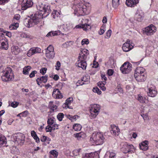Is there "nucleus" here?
Listing matches in <instances>:
<instances>
[{"label":"nucleus","mask_w":158,"mask_h":158,"mask_svg":"<svg viewBox=\"0 0 158 158\" xmlns=\"http://www.w3.org/2000/svg\"><path fill=\"white\" fill-rule=\"evenodd\" d=\"M131 41L128 40H127L124 43L123 46L122 48L123 50L125 52H127L132 49L133 47L132 45H131Z\"/></svg>","instance_id":"nucleus-13"},{"label":"nucleus","mask_w":158,"mask_h":158,"mask_svg":"<svg viewBox=\"0 0 158 158\" xmlns=\"http://www.w3.org/2000/svg\"><path fill=\"white\" fill-rule=\"evenodd\" d=\"M139 2V0H126V4L130 7H134Z\"/></svg>","instance_id":"nucleus-17"},{"label":"nucleus","mask_w":158,"mask_h":158,"mask_svg":"<svg viewBox=\"0 0 158 158\" xmlns=\"http://www.w3.org/2000/svg\"><path fill=\"white\" fill-rule=\"evenodd\" d=\"M6 143V138L4 137L0 136V148L4 146Z\"/></svg>","instance_id":"nucleus-28"},{"label":"nucleus","mask_w":158,"mask_h":158,"mask_svg":"<svg viewBox=\"0 0 158 158\" xmlns=\"http://www.w3.org/2000/svg\"><path fill=\"white\" fill-rule=\"evenodd\" d=\"M41 51V49L39 48H32L27 52V55L28 57H31L35 54L40 53Z\"/></svg>","instance_id":"nucleus-12"},{"label":"nucleus","mask_w":158,"mask_h":158,"mask_svg":"<svg viewBox=\"0 0 158 158\" xmlns=\"http://www.w3.org/2000/svg\"><path fill=\"white\" fill-rule=\"evenodd\" d=\"M111 31L110 30H108L107 32H106V34H107V36L109 38L110 37L111 35Z\"/></svg>","instance_id":"nucleus-62"},{"label":"nucleus","mask_w":158,"mask_h":158,"mask_svg":"<svg viewBox=\"0 0 158 158\" xmlns=\"http://www.w3.org/2000/svg\"><path fill=\"white\" fill-rule=\"evenodd\" d=\"M73 98H69L66 100L65 103V105L67 106L68 108H70L69 107V105H70V103L73 102Z\"/></svg>","instance_id":"nucleus-37"},{"label":"nucleus","mask_w":158,"mask_h":158,"mask_svg":"<svg viewBox=\"0 0 158 158\" xmlns=\"http://www.w3.org/2000/svg\"><path fill=\"white\" fill-rule=\"evenodd\" d=\"M106 83V82L105 81H99L97 85L103 91H105L106 89V88L104 85Z\"/></svg>","instance_id":"nucleus-27"},{"label":"nucleus","mask_w":158,"mask_h":158,"mask_svg":"<svg viewBox=\"0 0 158 158\" xmlns=\"http://www.w3.org/2000/svg\"><path fill=\"white\" fill-rule=\"evenodd\" d=\"M121 145L122 146L121 151L124 153L126 154L135 150L134 147L132 144L129 145L125 143H122Z\"/></svg>","instance_id":"nucleus-7"},{"label":"nucleus","mask_w":158,"mask_h":158,"mask_svg":"<svg viewBox=\"0 0 158 158\" xmlns=\"http://www.w3.org/2000/svg\"><path fill=\"white\" fill-rule=\"evenodd\" d=\"M157 93L156 90L152 88H148V93L149 96L151 97H155Z\"/></svg>","instance_id":"nucleus-22"},{"label":"nucleus","mask_w":158,"mask_h":158,"mask_svg":"<svg viewBox=\"0 0 158 158\" xmlns=\"http://www.w3.org/2000/svg\"><path fill=\"white\" fill-rule=\"evenodd\" d=\"M37 73V71H36L35 70L31 72V73L30 74L29 77L30 78H32V77H34L35 76V74H36V73Z\"/></svg>","instance_id":"nucleus-53"},{"label":"nucleus","mask_w":158,"mask_h":158,"mask_svg":"<svg viewBox=\"0 0 158 158\" xmlns=\"http://www.w3.org/2000/svg\"><path fill=\"white\" fill-rule=\"evenodd\" d=\"M47 139V137L45 136H43L41 138V141L42 142H44L46 141Z\"/></svg>","instance_id":"nucleus-64"},{"label":"nucleus","mask_w":158,"mask_h":158,"mask_svg":"<svg viewBox=\"0 0 158 158\" xmlns=\"http://www.w3.org/2000/svg\"><path fill=\"white\" fill-rule=\"evenodd\" d=\"M7 41V40L6 42H3L2 43H1L0 48H2L3 49L7 50L8 48Z\"/></svg>","instance_id":"nucleus-31"},{"label":"nucleus","mask_w":158,"mask_h":158,"mask_svg":"<svg viewBox=\"0 0 158 158\" xmlns=\"http://www.w3.org/2000/svg\"><path fill=\"white\" fill-rule=\"evenodd\" d=\"M156 31V27L152 24L146 27L144 30V33L148 35H153Z\"/></svg>","instance_id":"nucleus-9"},{"label":"nucleus","mask_w":158,"mask_h":158,"mask_svg":"<svg viewBox=\"0 0 158 158\" xmlns=\"http://www.w3.org/2000/svg\"><path fill=\"white\" fill-rule=\"evenodd\" d=\"M19 104V102H14L11 103L10 106L13 108H15L18 106Z\"/></svg>","instance_id":"nucleus-47"},{"label":"nucleus","mask_w":158,"mask_h":158,"mask_svg":"<svg viewBox=\"0 0 158 158\" xmlns=\"http://www.w3.org/2000/svg\"><path fill=\"white\" fill-rule=\"evenodd\" d=\"M89 79V77L88 75L83 76L81 79V81H78L77 84H79L80 85H82L85 84L84 82L88 81Z\"/></svg>","instance_id":"nucleus-23"},{"label":"nucleus","mask_w":158,"mask_h":158,"mask_svg":"<svg viewBox=\"0 0 158 158\" xmlns=\"http://www.w3.org/2000/svg\"><path fill=\"white\" fill-rule=\"evenodd\" d=\"M82 127L81 125L78 124H75L73 126V128L76 131H80Z\"/></svg>","instance_id":"nucleus-32"},{"label":"nucleus","mask_w":158,"mask_h":158,"mask_svg":"<svg viewBox=\"0 0 158 158\" xmlns=\"http://www.w3.org/2000/svg\"><path fill=\"white\" fill-rule=\"evenodd\" d=\"M145 71L144 69L141 67H138L135 70L134 74L139 75L140 74H145L144 73Z\"/></svg>","instance_id":"nucleus-24"},{"label":"nucleus","mask_w":158,"mask_h":158,"mask_svg":"<svg viewBox=\"0 0 158 158\" xmlns=\"http://www.w3.org/2000/svg\"><path fill=\"white\" fill-rule=\"evenodd\" d=\"M113 70L111 69H109L107 71V74L110 76L112 75L113 74Z\"/></svg>","instance_id":"nucleus-59"},{"label":"nucleus","mask_w":158,"mask_h":158,"mask_svg":"<svg viewBox=\"0 0 158 158\" xmlns=\"http://www.w3.org/2000/svg\"><path fill=\"white\" fill-rule=\"evenodd\" d=\"M28 113V111L27 110H25L23 111L22 113L19 114L18 115V116H19L20 114H22L23 116L25 117L27 116V114Z\"/></svg>","instance_id":"nucleus-54"},{"label":"nucleus","mask_w":158,"mask_h":158,"mask_svg":"<svg viewBox=\"0 0 158 158\" xmlns=\"http://www.w3.org/2000/svg\"><path fill=\"white\" fill-rule=\"evenodd\" d=\"M61 64L59 61H57L55 66L56 69L58 70L60 69V66Z\"/></svg>","instance_id":"nucleus-49"},{"label":"nucleus","mask_w":158,"mask_h":158,"mask_svg":"<svg viewBox=\"0 0 158 158\" xmlns=\"http://www.w3.org/2000/svg\"><path fill=\"white\" fill-rule=\"evenodd\" d=\"M119 0H112L113 6L114 8H117L119 4Z\"/></svg>","instance_id":"nucleus-34"},{"label":"nucleus","mask_w":158,"mask_h":158,"mask_svg":"<svg viewBox=\"0 0 158 158\" xmlns=\"http://www.w3.org/2000/svg\"><path fill=\"white\" fill-rule=\"evenodd\" d=\"M23 38H29V35L25 33H22L20 35Z\"/></svg>","instance_id":"nucleus-55"},{"label":"nucleus","mask_w":158,"mask_h":158,"mask_svg":"<svg viewBox=\"0 0 158 158\" xmlns=\"http://www.w3.org/2000/svg\"><path fill=\"white\" fill-rule=\"evenodd\" d=\"M111 130L110 132L112 134L114 135H118L120 133V129L118 126L114 125H111Z\"/></svg>","instance_id":"nucleus-15"},{"label":"nucleus","mask_w":158,"mask_h":158,"mask_svg":"<svg viewBox=\"0 0 158 158\" xmlns=\"http://www.w3.org/2000/svg\"><path fill=\"white\" fill-rule=\"evenodd\" d=\"M80 53H83L84 54L88 55L89 54L88 51L86 49H81V50Z\"/></svg>","instance_id":"nucleus-50"},{"label":"nucleus","mask_w":158,"mask_h":158,"mask_svg":"<svg viewBox=\"0 0 158 158\" xmlns=\"http://www.w3.org/2000/svg\"><path fill=\"white\" fill-rule=\"evenodd\" d=\"M36 7L38 10L43 12V13H40L39 12H37L34 15L32 18L26 19L24 22L26 26L30 27L37 24L42 18L43 15H45V16H47L51 11L50 6L47 5H44L41 4L37 5Z\"/></svg>","instance_id":"nucleus-1"},{"label":"nucleus","mask_w":158,"mask_h":158,"mask_svg":"<svg viewBox=\"0 0 158 158\" xmlns=\"http://www.w3.org/2000/svg\"><path fill=\"white\" fill-rule=\"evenodd\" d=\"M50 158H56L58 156V152L55 150H53L50 152Z\"/></svg>","instance_id":"nucleus-29"},{"label":"nucleus","mask_w":158,"mask_h":158,"mask_svg":"<svg viewBox=\"0 0 158 158\" xmlns=\"http://www.w3.org/2000/svg\"><path fill=\"white\" fill-rule=\"evenodd\" d=\"M45 55L46 57L49 59H53L55 56V53L53 46L49 45L46 51Z\"/></svg>","instance_id":"nucleus-8"},{"label":"nucleus","mask_w":158,"mask_h":158,"mask_svg":"<svg viewBox=\"0 0 158 158\" xmlns=\"http://www.w3.org/2000/svg\"><path fill=\"white\" fill-rule=\"evenodd\" d=\"M93 91L94 92L97 93L99 94H101V91L97 87L94 88Z\"/></svg>","instance_id":"nucleus-44"},{"label":"nucleus","mask_w":158,"mask_h":158,"mask_svg":"<svg viewBox=\"0 0 158 158\" xmlns=\"http://www.w3.org/2000/svg\"><path fill=\"white\" fill-rule=\"evenodd\" d=\"M79 56H78V59H79V60H85L86 59L88 56L80 52L79 53Z\"/></svg>","instance_id":"nucleus-35"},{"label":"nucleus","mask_w":158,"mask_h":158,"mask_svg":"<svg viewBox=\"0 0 158 158\" xmlns=\"http://www.w3.org/2000/svg\"><path fill=\"white\" fill-rule=\"evenodd\" d=\"M14 78V75L11 69L7 67L5 69L1 78L3 81H12Z\"/></svg>","instance_id":"nucleus-4"},{"label":"nucleus","mask_w":158,"mask_h":158,"mask_svg":"<svg viewBox=\"0 0 158 158\" xmlns=\"http://www.w3.org/2000/svg\"><path fill=\"white\" fill-rule=\"evenodd\" d=\"M20 16V15L19 14H17L15 15L13 17V21L15 22H16V20L17 21H18L19 19Z\"/></svg>","instance_id":"nucleus-41"},{"label":"nucleus","mask_w":158,"mask_h":158,"mask_svg":"<svg viewBox=\"0 0 158 158\" xmlns=\"http://www.w3.org/2000/svg\"><path fill=\"white\" fill-rule=\"evenodd\" d=\"M140 144V145H143V146L145 147H148V141L147 140H145L144 141L142 142Z\"/></svg>","instance_id":"nucleus-56"},{"label":"nucleus","mask_w":158,"mask_h":158,"mask_svg":"<svg viewBox=\"0 0 158 158\" xmlns=\"http://www.w3.org/2000/svg\"><path fill=\"white\" fill-rule=\"evenodd\" d=\"M135 17L137 20L141 22L143 19L144 14L141 11H138L135 15Z\"/></svg>","instance_id":"nucleus-19"},{"label":"nucleus","mask_w":158,"mask_h":158,"mask_svg":"<svg viewBox=\"0 0 158 158\" xmlns=\"http://www.w3.org/2000/svg\"><path fill=\"white\" fill-rule=\"evenodd\" d=\"M52 96L55 98H61L63 97V95L60 93L59 89H54Z\"/></svg>","instance_id":"nucleus-14"},{"label":"nucleus","mask_w":158,"mask_h":158,"mask_svg":"<svg viewBox=\"0 0 158 158\" xmlns=\"http://www.w3.org/2000/svg\"><path fill=\"white\" fill-rule=\"evenodd\" d=\"M47 70V69L46 68H42L40 70V73L42 74L43 75L46 72V71Z\"/></svg>","instance_id":"nucleus-52"},{"label":"nucleus","mask_w":158,"mask_h":158,"mask_svg":"<svg viewBox=\"0 0 158 158\" xmlns=\"http://www.w3.org/2000/svg\"><path fill=\"white\" fill-rule=\"evenodd\" d=\"M77 118H78L77 115H74L72 116V117H71V118H69V119L70 120H71L72 121H73L74 120H76Z\"/></svg>","instance_id":"nucleus-57"},{"label":"nucleus","mask_w":158,"mask_h":158,"mask_svg":"<svg viewBox=\"0 0 158 158\" xmlns=\"http://www.w3.org/2000/svg\"><path fill=\"white\" fill-rule=\"evenodd\" d=\"M82 27L84 30L86 31L91 28V26L89 24H84L82 25Z\"/></svg>","instance_id":"nucleus-38"},{"label":"nucleus","mask_w":158,"mask_h":158,"mask_svg":"<svg viewBox=\"0 0 158 158\" xmlns=\"http://www.w3.org/2000/svg\"><path fill=\"white\" fill-rule=\"evenodd\" d=\"M89 3L79 2L73 6L74 13L77 16L84 15L88 14L90 12V7Z\"/></svg>","instance_id":"nucleus-2"},{"label":"nucleus","mask_w":158,"mask_h":158,"mask_svg":"<svg viewBox=\"0 0 158 158\" xmlns=\"http://www.w3.org/2000/svg\"><path fill=\"white\" fill-rule=\"evenodd\" d=\"M10 0H0V5H3L7 3Z\"/></svg>","instance_id":"nucleus-58"},{"label":"nucleus","mask_w":158,"mask_h":158,"mask_svg":"<svg viewBox=\"0 0 158 158\" xmlns=\"http://www.w3.org/2000/svg\"><path fill=\"white\" fill-rule=\"evenodd\" d=\"M64 115L62 113H59L57 115V117L59 121H61L64 117Z\"/></svg>","instance_id":"nucleus-43"},{"label":"nucleus","mask_w":158,"mask_h":158,"mask_svg":"<svg viewBox=\"0 0 158 158\" xmlns=\"http://www.w3.org/2000/svg\"><path fill=\"white\" fill-rule=\"evenodd\" d=\"M137 99L141 103H145V100L146 99V98L143 97L141 95H138L137 97Z\"/></svg>","instance_id":"nucleus-33"},{"label":"nucleus","mask_w":158,"mask_h":158,"mask_svg":"<svg viewBox=\"0 0 158 158\" xmlns=\"http://www.w3.org/2000/svg\"><path fill=\"white\" fill-rule=\"evenodd\" d=\"M89 44V41L88 39H83L81 41V44L82 45L85 44Z\"/></svg>","instance_id":"nucleus-45"},{"label":"nucleus","mask_w":158,"mask_h":158,"mask_svg":"<svg viewBox=\"0 0 158 158\" xmlns=\"http://www.w3.org/2000/svg\"><path fill=\"white\" fill-rule=\"evenodd\" d=\"M14 140L16 143L22 145L24 142L25 136L22 133H18L15 137Z\"/></svg>","instance_id":"nucleus-10"},{"label":"nucleus","mask_w":158,"mask_h":158,"mask_svg":"<svg viewBox=\"0 0 158 158\" xmlns=\"http://www.w3.org/2000/svg\"><path fill=\"white\" fill-rule=\"evenodd\" d=\"M11 152L13 154H17L19 153V150L15 147H13L11 149Z\"/></svg>","instance_id":"nucleus-36"},{"label":"nucleus","mask_w":158,"mask_h":158,"mask_svg":"<svg viewBox=\"0 0 158 158\" xmlns=\"http://www.w3.org/2000/svg\"><path fill=\"white\" fill-rule=\"evenodd\" d=\"M140 149L143 151H146L148 149V147H145L143 145H140L139 144Z\"/></svg>","instance_id":"nucleus-51"},{"label":"nucleus","mask_w":158,"mask_h":158,"mask_svg":"<svg viewBox=\"0 0 158 158\" xmlns=\"http://www.w3.org/2000/svg\"><path fill=\"white\" fill-rule=\"evenodd\" d=\"M83 135V133L82 132H80L76 134H74V137L77 138V139L80 140L81 138H83L82 135Z\"/></svg>","instance_id":"nucleus-39"},{"label":"nucleus","mask_w":158,"mask_h":158,"mask_svg":"<svg viewBox=\"0 0 158 158\" xmlns=\"http://www.w3.org/2000/svg\"><path fill=\"white\" fill-rule=\"evenodd\" d=\"M105 138L103 133L95 132L93 133L90 139V141L93 145H100L104 142Z\"/></svg>","instance_id":"nucleus-3"},{"label":"nucleus","mask_w":158,"mask_h":158,"mask_svg":"<svg viewBox=\"0 0 158 158\" xmlns=\"http://www.w3.org/2000/svg\"><path fill=\"white\" fill-rule=\"evenodd\" d=\"M76 66L79 67L83 69H85L87 66V63L86 61L84 60H80L79 59L76 63Z\"/></svg>","instance_id":"nucleus-16"},{"label":"nucleus","mask_w":158,"mask_h":158,"mask_svg":"<svg viewBox=\"0 0 158 158\" xmlns=\"http://www.w3.org/2000/svg\"><path fill=\"white\" fill-rule=\"evenodd\" d=\"M105 32V30L102 28H101L100 30L98 31V33L100 35L103 34Z\"/></svg>","instance_id":"nucleus-63"},{"label":"nucleus","mask_w":158,"mask_h":158,"mask_svg":"<svg viewBox=\"0 0 158 158\" xmlns=\"http://www.w3.org/2000/svg\"><path fill=\"white\" fill-rule=\"evenodd\" d=\"M50 106L51 107L50 108L51 110L53 111H56V110L57 108V106L56 105H53L52 106Z\"/></svg>","instance_id":"nucleus-61"},{"label":"nucleus","mask_w":158,"mask_h":158,"mask_svg":"<svg viewBox=\"0 0 158 158\" xmlns=\"http://www.w3.org/2000/svg\"><path fill=\"white\" fill-rule=\"evenodd\" d=\"M33 2L31 0H23L22 3V8L23 10L31 7Z\"/></svg>","instance_id":"nucleus-11"},{"label":"nucleus","mask_w":158,"mask_h":158,"mask_svg":"<svg viewBox=\"0 0 158 158\" xmlns=\"http://www.w3.org/2000/svg\"><path fill=\"white\" fill-rule=\"evenodd\" d=\"M50 32L51 33V36L59 35L60 34V32L59 31H56L54 32L51 31Z\"/></svg>","instance_id":"nucleus-46"},{"label":"nucleus","mask_w":158,"mask_h":158,"mask_svg":"<svg viewBox=\"0 0 158 158\" xmlns=\"http://www.w3.org/2000/svg\"><path fill=\"white\" fill-rule=\"evenodd\" d=\"M83 158H99L98 153L95 152L86 154Z\"/></svg>","instance_id":"nucleus-21"},{"label":"nucleus","mask_w":158,"mask_h":158,"mask_svg":"<svg viewBox=\"0 0 158 158\" xmlns=\"http://www.w3.org/2000/svg\"><path fill=\"white\" fill-rule=\"evenodd\" d=\"M100 108V106L99 105H91L89 110L91 116L93 118H95L98 114Z\"/></svg>","instance_id":"nucleus-5"},{"label":"nucleus","mask_w":158,"mask_h":158,"mask_svg":"<svg viewBox=\"0 0 158 158\" xmlns=\"http://www.w3.org/2000/svg\"><path fill=\"white\" fill-rule=\"evenodd\" d=\"M116 154L113 152H110V158H114L115 157Z\"/></svg>","instance_id":"nucleus-60"},{"label":"nucleus","mask_w":158,"mask_h":158,"mask_svg":"<svg viewBox=\"0 0 158 158\" xmlns=\"http://www.w3.org/2000/svg\"><path fill=\"white\" fill-rule=\"evenodd\" d=\"M47 77L48 76H46V75L43 76L41 77H38L36 80L37 84L40 85V83H41L42 82L44 83H46L48 80Z\"/></svg>","instance_id":"nucleus-20"},{"label":"nucleus","mask_w":158,"mask_h":158,"mask_svg":"<svg viewBox=\"0 0 158 158\" xmlns=\"http://www.w3.org/2000/svg\"><path fill=\"white\" fill-rule=\"evenodd\" d=\"M31 136L33 137L35 141L38 143L40 142V139L38 137L36 132L34 131H31Z\"/></svg>","instance_id":"nucleus-26"},{"label":"nucleus","mask_w":158,"mask_h":158,"mask_svg":"<svg viewBox=\"0 0 158 158\" xmlns=\"http://www.w3.org/2000/svg\"><path fill=\"white\" fill-rule=\"evenodd\" d=\"M52 130V127L48 125L45 128V130L47 132H51Z\"/></svg>","instance_id":"nucleus-48"},{"label":"nucleus","mask_w":158,"mask_h":158,"mask_svg":"<svg viewBox=\"0 0 158 158\" xmlns=\"http://www.w3.org/2000/svg\"><path fill=\"white\" fill-rule=\"evenodd\" d=\"M134 76L136 80L138 82H143L146 79V74H140L139 75L134 74Z\"/></svg>","instance_id":"nucleus-18"},{"label":"nucleus","mask_w":158,"mask_h":158,"mask_svg":"<svg viewBox=\"0 0 158 158\" xmlns=\"http://www.w3.org/2000/svg\"><path fill=\"white\" fill-rule=\"evenodd\" d=\"M132 68L131 64L128 62H126L121 66L120 70L122 73L126 74L130 72Z\"/></svg>","instance_id":"nucleus-6"},{"label":"nucleus","mask_w":158,"mask_h":158,"mask_svg":"<svg viewBox=\"0 0 158 158\" xmlns=\"http://www.w3.org/2000/svg\"><path fill=\"white\" fill-rule=\"evenodd\" d=\"M54 118H48L47 121L48 124L49 125H52L54 123Z\"/></svg>","instance_id":"nucleus-42"},{"label":"nucleus","mask_w":158,"mask_h":158,"mask_svg":"<svg viewBox=\"0 0 158 158\" xmlns=\"http://www.w3.org/2000/svg\"><path fill=\"white\" fill-rule=\"evenodd\" d=\"M31 69V67L30 66L25 67L23 70V73L25 75H28L29 72Z\"/></svg>","instance_id":"nucleus-30"},{"label":"nucleus","mask_w":158,"mask_h":158,"mask_svg":"<svg viewBox=\"0 0 158 158\" xmlns=\"http://www.w3.org/2000/svg\"><path fill=\"white\" fill-rule=\"evenodd\" d=\"M11 51L13 54L16 55L19 52L20 50L18 47L13 46L11 48Z\"/></svg>","instance_id":"nucleus-25"},{"label":"nucleus","mask_w":158,"mask_h":158,"mask_svg":"<svg viewBox=\"0 0 158 158\" xmlns=\"http://www.w3.org/2000/svg\"><path fill=\"white\" fill-rule=\"evenodd\" d=\"M52 17L54 19L58 17L60 15L59 13L56 10H54L52 12Z\"/></svg>","instance_id":"nucleus-40"}]
</instances>
